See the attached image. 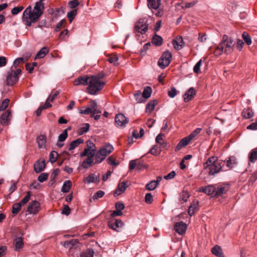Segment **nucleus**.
<instances>
[{
    "label": "nucleus",
    "mask_w": 257,
    "mask_h": 257,
    "mask_svg": "<svg viewBox=\"0 0 257 257\" xmlns=\"http://www.w3.org/2000/svg\"><path fill=\"white\" fill-rule=\"evenodd\" d=\"M103 73H98L90 76V79L87 88L88 93L91 95H96L104 87L105 82L103 81Z\"/></svg>",
    "instance_id": "f257e3e1"
},
{
    "label": "nucleus",
    "mask_w": 257,
    "mask_h": 257,
    "mask_svg": "<svg viewBox=\"0 0 257 257\" xmlns=\"http://www.w3.org/2000/svg\"><path fill=\"white\" fill-rule=\"evenodd\" d=\"M224 165V162L218 160L215 157H210L204 164V171L209 175L218 173Z\"/></svg>",
    "instance_id": "f03ea898"
},
{
    "label": "nucleus",
    "mask_w": 257,
    "mask_h": 257,
    "mask_svg": "<svg viewBox=\"0 0 257 257\" xmlns=\"http://www.w3.org/2000/svg\"><path fill=\"white\" fill-rule=\"evenodd\" d=\"M171 59V53L169 51H166L163 53L161 57L159 59L158 62V65L162 69H164L169 65Z\"/></svg>",
    "instance_id": "7ed1b4c3"
},
{
    "label": "nucleus",
    "mask_w": 257,
    "mask_h": 257,
    "mask_svg": "<svg viewBox=\"0 0 257 257\" xmlns=\"http://www.w3.org/2000/svg\"><path fill=\"white\" fill-rule=\"evenodd\" d=\"M21 73V70L20 69L9 72L6 79L7 85H13L16 83L18 81V76Z\"/></svg>",
    "instance_id": "20e7f679"
},
{
    "label": "nucleus",
    "mask_w": 257,
    "mask_h": 257,
    "mask_svg": "<svg viewBox=\"0 0 257 257\" xmlns=\"http://www.w3.org/2000/svg\"><path fill=\"white\" fill-rule=\"evenodd\" d=\"M128 122V118L122 113H118L115 117V123L117 127H123Z\"/></svg>",
    "instance_id": "39448f33"
},
{
    "label": "nucleus",
    "mask_w": 257,
    "mask_h": 257,
    "mask_svg": "<svg viewBox=\"0 0 257 257\" xmlns=\"http://www.w3.org/2000/svg\"><path fill=\"white\" fill-rule=\"evenodd\" d=\"M40 205L37 201H32L31 202L27 207V212L29 214H37L40 210Z\"/></svg>",
    "instance_id": "423d86ee"
},
{
    "label": "nucleus",
    "mask_w": 257,
    "mask_h": 257,
    "mask_svg": "<svg viewBox=\"0 0 257 257\" xmlns=\"http://www.w3.org/2000/svg\"><path fill=\"white\" fill-rule=\"evenodd\" d=\"M148 29V25L141 20L139 21L135 26V31L142 34L145 33Z\"/></svg>",
    "instance_id": "0eeeda50"
},
{
    "label": "nucleus",
    "mask_w": 257,
    "mask_h": 257,
    "mask_svg": "<svg viewBox=\"0 0 257 257\" xmlns=\"http://www.w3.org/2000/svg\"><path fill=\"white\" fill-rule=\"evenodd\" d=\"M90 79V76H88L87 75L80 76L78 77L77 79H75L73 81V85L75 86H77L79 85L88 86V82H89Z\"/></svg>",
    "instance_id": "6e6552de"
},
{
    "label": "nucleus",
    "mask_w": 257,
    "mask_h": 257,
    "mask_svg": "<svg viewBox=\"0 0 257 257\" xmlns=\"http://www.w3.org/2000/svg\"><path fill=\"white\" fill-rule=\"evenodd\" d=\"M123 225V223L119 219L111 220L108 223L109 227L116 231H120Z\"/></svg>",
    "instance_id": "1a4fd4ad"
},
{
    "label": "nucleus",
    "mask_w": 257,
    "mask_h": 257,
    "mask_svg": "<svg viewBox=\"0 0 257 257\" xmlns=\"http://www.w3.org/2000/svg\"><path fill=\"white\" fill-rule=\"evenodd\" d=\"M12 116L11 112L10 110L3 113L0 118V122L3 125H8L9 124L11 117Z\"/></svg>",
    "instance_id": "9d476101"
},
{
    "label": "nucleus",
    "mask_w": 257,
    "mask_h": 257,
    "mask_svg": "<svg viewBox=\"0 0 257 257\" xmlns=\"http://www.w3.org/2000/svg\"><path fill=\"white\" fill-rule=\"evenodd\" d=\"M130 184V183L127 181L120 182L117 185V189L114 192V196H115L121 194L125 191L126 188L129 186Z\"/></svg>",
    "instance_id": "9b49d317"
},
{
    "label": "nucleus",
    "mask_w": 257,
    "mask_h": 257,
    "mask_svg": "<svg viewBox=\"0 0 257 257\" xmlns=\"http://www.w3.org/2000/svg\"><path fill=\"white\" fill-rule=\"evenodd\" d=\"M198 191L203 192L207 195H211L214 194L215 192V187L214 186L212 185L203 186L199 188Z\"/></svg>",
    "instance_id": "f8f14e48"
},
{
    "label": "nucleus",
    "mask_w": 257,
    "mask_h": 257,
    "mask_svg": "<svg viewBox=\"0 0 257 257\" xmlns=\"http://www.w3.org/2000/svg\"><path fill=\"white\" fill-rule=\"evenodd\" d=\"M174 228L175 231L179 233V234H184L187 229V226L186 224L180 221L178 222H177L174 226Z\"/></svg>",
    "instance_id": "ddd939ff"
},
{
    "label": "nucleus",
    "mask_w": 257,
    "mask_h": 257,
    "mask_svg": "<svg viewBox=\"0 0 257 257\" xmlns=\"http://www.w3.org/2000/svg\"><path fill=\"white\" fill-rule=\"evenodd\" d=\"M114 150L113 146L109 143L105 144L101 147L99 150L106 157L110 154Z\"/></svg>",
    "instance_id": "4468645a"
},
{
    "label": "nucleus",
    "mask_w": 257,
    "mask_h": 257,
    "mask_svg": "<svg viewBox=\"0 0 257 257\" xmlns=\"http://www.w3.org/2000/svg\"><path fill=\"white\" fill-rule=\"evenodd\" d=\"M90 156L87 157L82 163L81 166L84 169H87L89 167L93 166L95 163L93 154H90Z\"/></svg>",
    "instance_id": "2eb2a0df"
},
{
    "label": "nucleus",
    "mask_w": 257,
    "mask_h": 257,
    "mask_svg": "<svg viewBox=\"0 0 257 257\" xmlns=\"http://www.w3.org/2000/svg\"><path fill=\"white\" fill-rule=\"evenodd\" d=\"M196 95V91L193 87L189 88L183 95L184 100L187 102L191 100Z\"/></svg>",
    "instance_id": "dca6fc26"
},
{
    "label": "nucleus",
    "mask_w": 257,
    "mask_h": 257,
    "mask_svg": "<svg viewBox=\"0 0 257 257\" xmlns=\"http://www.w3.org/2000/svg\"><path fill=\"white\" fill-rule=\"evenodd\" d=\"M46 167L45 160H38L34 164V171L39 173L43 171Z\"/></svg>",
    "instance_id": "f3484780"
},
{
    "label": "nucleus",
    "mask_w": 257,
    "mask_h": 257,
    "mask_svg": "<svg viewBox=\"0 0 257 257\" xmlns=\"http://www.w3.org/2000/svg\"><path fill=\"white\" fill-rule=\"evenodd\" d=\"M99 174L95 175V174H90L85 178V181L88 184L91 183H98L99 182Z\"/></svg>",
    "instance_id": "a211bd4d"
},
{
    "label": "nucleus",
    "mask_w": 257,
    "mask_h": 257,
    "mask_svg": "<svg viewBox=\"0 0 257 257\" xmlns=\"http://www.w3.org/2000/svg\"><path fill=\"white\" fill-rule=\"evenodd\" d=\"M183 43V41L181 36L177 37L172 42L173 46L176 50L181 49L182 48Z\"/></svg>",
    "instance_id": "6ab92c4d"
},
{
    "label": "nucleus",
    "mask_w": 257,
    "mask_h": 257,
    "mask_svg": "<svg viewBox=\"0 0 257 257\" xmlns=\"http://www.w3.org/2000/svg\"><path fill=\"white\" fill-rule=\"evenodd\" d=\"M190 140H188V137H186L182 139L179 143L177 144L175 147V151L177 152L179 151L181 148L186 146L190 142Z\"/></svg>",
    "instance_id": "aec40b11"
},
{
    "label": "nucleus",
    "mask_w": 257,
    "mask_h": 257,
    "mask_svg": "<svg viewBox=\"0 0 257 257\" xmlns=\"http://www.w3.org/2000/svg\"><path fill=\"white\" fill-rule=\"evenodd\" d=\"M84 142L83 139L82 138H78L75 140L73 141L70 143L68 146V150L71 151L77 148L79 145L82 144Z\"/></svg>",
    "instance_id": "412c9836"
},
{
    "label": "nucleus",
    "mask_w": 257,
    "mask_h": 257,
    "mask_svg": "<svg viewBox=\"0 0 257 257\" xmlns=\"http://www.w3.org/2000/svg\"><path fill=\"white\" fill-rule=\"evenodd\" d=\"M94 157L95 163L96 164L101 163L106 157L99 150H98L96 153L94 152Z\"/></svg>",
    "instance_id": "4be33fe9"
},
{
    "label": "nucleus",
    "mask_w": 257,
    "mask_h": 257,
    "mask_svg": "<svg viewBox=\"0 0 257 257\" xmlns=\"http://www.w3.org/2000/svg\"><path fill=\"white\" fill-rule=\"evenodd\" d=\"M46 139V136L44 135H41L37 138V141L39 148L45 147Z\"/></svg>",
    "instance_id": "5701e85b"
},
{
    "label": "nucleus",
    "mask_w": 257,
    "mask_h": 257,
    "mask_svg": "<svg viewBox=\"0 0 257 257\" xmlns=\"http://www.w3.org/2000/svg\"><path fill=\"white\" fill-rule=\"evenodd\" d=\"M161 4V0H148V6L150 9L157 10Z\"/></svg>",
    "instance_id": "b1692460"
},
{
    "label": "nucleus",
    "mask_w": 257,
    "mask_h": 257,
    "mask_svg": "<svg viewBox=\"0 0 257 257\" xmlns=\"http://www.w3.org/2000/svg\"><path fill=\"white\" fill-rule=\"evenodd\" d=\"M237 161L234 156H231L228 158L226 162V166L230 169L233 168L237 165Z\"/></svg>",
    "instance_id": "393cba45"
},
{
    "label": "nucleus",
    "mask_w": 257,
    "mask_h": 257,
    "mask_svg": "<svg viewBox=\"0 0 257 257\" xmlns=\"http://www.w3.org/2000/svg\"><path fill=\"white\" fill-rule=\"evenodd\" d=\"M158 101L156 99L151 100L146 105V111L151 113L155 108V106L157 104Z\"/></svg>",
    "instance_id": "a878e982"
},
{
    "label": "nucleus",
    "mask_w": 257,
    "mask_h": 257,
    "mask_svg": "<svg viewBox=\"0 0 257 257\" xmlns=\"http://www.w3.org/2000/svg\"><path fill=\"white\" fill-rule=\"evenodd\" d=\"M253 115V112L252 110L249 107L244 108L242 111V116L244 118L248 119L252 117Z\"/></svg>",
    "instance_id": "bb28decb"
},
{
    "label": "nucleus",
    "mask_w": 257,
    "mask_h": 257,
    "mask_svg": "<svg viewBox=\"0 0 257 257\" xmlns=\"http://www.w3.org/2000/svg\"><path fill=\"white\" fill-rule=\"evenodd\" d=\"M189 197V193L187 191L183 190L180 194L179 201L181 203L187 202Z\"/></svg>",
    "instance_id": "cd10ccee"
},
{
    "label": "nucleus",
    "mask_w": 257,
    "mask_h": 257,
    "mask_svg": "<svg viewBox=\"0 0 257 257\" xmlns=\"http://www.w3.org/2000/svg\"><path fill=\"white\" fill-rule=\"evenodd\" d=\"M211 251L213 254L217 256V257H224L222 249L218 245H215L212 248Z\"/></svg>",
    "instance_id": "c85d7f7f"
},
{
    "label": "nucleus",
    "mask_w": 257,
    "mask_h": 257,
    "mask_svg": "<svg viewBox=\"0 0 257 257\" xmlns=\"http://www.w3.org/2000/svg\"><path fill=\"white\" fill-rule=\"evenodd\" d=\"M14 244L15 250H19L23 247L24 243L22 238L20 237H17L14 240Z\"/></svg>",
    "instance_id": "c756f323"
},
{
    "label": "nucleus",
    "mask_w": 257,
    "mask_h": 257,
    "mask_svg": "<svg viewBox=\"0 0 257 257\" xmlns=\"http://www.w3.org/2000/svg\"><path fill=\"white\" fill-rule=\"evenodd\" d=\"M48 52V48L47 47H44L38 52L35 57V59L44 57Z\"/></svg>",
    "instance_id": "7c9ffc66"
},
{
    "label": "nucleus",
    "mask_w": 257,
    "mask_h": 257,
    "mask_svg": "<svg viewBox=\"0 0 257 257\" xmlns=\"http://www.w3.org/2000/svg\"><path fill=\"white\" fill-rule=\"evenodd\" d=\"M249 162L254 163L257 160V148L251 150L248 156Z\"/></svg>",
    "instance_id": "2f4dec72"
},
{
    "label": "nucleus",
    "mask_w": 257,
    "mask_h": 257,
    "mask_svg": "<svg viewBox=\"0 0 257 257\" xmlns=\"http://www.w3.org/2000/svg\"><path fill=\"white\" fill-rule=\"evenodd\" d=\"M72 183L70 180L65 181L63 184L61 191L64 193H67L71 187Z\"/></svg>",
    "instance_id": "473e14b6"
},
{
    "label": "nucleus",
    "mask_w": 257,
    "mask_h": 257,
    "mask_svg": "<svg viewBox=\"0 0 257 257\" xmlns=\"http://www.w3.org/2000/svg\"><path fill=\"white\" fill-rule=\"evenodd\" d=\"M152 42L156 46H160L162 44L163 39L161 36L156 35L153 38Z\"/></svg>",
    "instance_id": "72a5a7b5"
},
{
    "label": "nucleus",
    "mask_w": 257,
    "mask_h": 257,
    "mask_svg": "<svg viewBox=\"0 0 257 257\" xmlns=\"http://www.w3.org/2000/svg\"><path fill=\"white\" fill-rule=\"evenodd\" d=\"M152 92L151 87L149 86L145 87L142 93V97L145 99L149 98L151 95Z\"/></svg>",
    "instance_id": "f704fd0d"
},
{
    "label": "nucleus",
    "mask_w": 257,
    "mask_h": 257,
    "mask_svg": "<svg viewBox=\"0 0 257 257\" xmlns=\"http://www.w3.org/2000/svg\"><path fill=\"white\" fill-rule=\"evenodd\" d=\"M199 202L197 201L196 203L194 202L191 204L188 209V213L190 216H192L195 214V211L198 209Z\"/></svg>",
    "instance_id": "c9c22d12"
},
{
    "label": "nucleus",
    "mask_w": 257,
    "mask_h": 257,
    "mask_svg": "<svg viewBox=\"0 0 257 257\" xmlns=\"http://www.w3.org/2000/svg\"><path fill=\"white\" fill-rule=\"evenodd\" d=\"M94 251L92 248H88L81 252L80 257H93Z\"/></svg>",
    "instance_id": "e433bc0d"
},
{
    "label": "nucleus",
    "mask_w": 257,
    "mask_h": 257,
    "mask_svg": "<svg viewBox=\"0 0 257 257\" xmlns=\"http://www.w3.org/2000/svg\"><path fill=\"white\" fill-rule=\"evenodd\" d=\"M224 37H225V35H224L223 36V39H224ZM224 42V40H222V44H221L220 45L216 47V48L215 49V50L214 52L215 55L219 56L223 53V44Z\"/></svg>",
    "instance_id": "4c0bfd02"
},
{
    "label": "nucleus",
    "mask_w": 257,
    "mask_h": 257,
    "mask_svg": "<svg viewBox=\"0 0 257 257\" xmlns=\"http://www.w3.org/2000/svg\"><path fill=\"white\" fill-rule=\"evenodd\" d=\"M161 152V149L158 145H154L150 150L149 153L153 155L158 156Z\"/></svg>",
    "instance_id": "58836bf2"
},
{
    "label": "nucleus",
    "mask_w": 257,
    "mask_h": 257,
    "mask_svg": "<svg viewBox=\"0 0 257 257\" xmlns=\"http://www.w3.org/2000/svg\"><path fill=\"white\" fill-rule=\"evenodd\" d=\"M157 186V182H156L155 180L152 181L146 185V188L147 190L151 191L154 190Z\"/></svg>",
    "instance_id": "ea45409f"
},
{
    "label": "nucleus",
    "mask_w": 257,
    "mask_h": 257,
    "mask_svg": "<svg viewBox=\"0 0 257 257\" xmlns=\"http://www.w3.org/2000/svg\"><path fill=\"white\" fill-rule=\"evenodd\" d=\"M201 128H197L193 132H192L188 136H187L188 140H192L195 137L200 134Z\"/></svg>",
    "instance_id": "a19ab883"
},
{
    "label": "nucleus",
    "mask_w": 257,
    "mask_h": 257,
    "mask_svg": "<svg viewBox=\"0 0 257 257\" xmlns=\"http://www.w3.org/2000/svg\"><path fill=\"white\" fill-rule=\"evenodd\" d=\"M22 206L19 203H15L13 205L12 213L14 215H16L20 211Z\"/></svg>",
    "instance_id": "79ce46f5"
},
{
    "label": "nucleus",
    "mask_w": 257,
    "mask_h": 257,
    "mask_svg": "<svg viewBox=\"0 0 257 257\" xmlns=\"http://www.w3.org/2000/svg\"><path fill=\"white\" fill-rule=\"evenodd\" d=\"M104 192L102 190H99L97 192H96L93 196H92V198L90 199V201L91 202L92 201V199H93L94 200L97 199L99 198L102 197L104 195Z\"/></svg>",
    "instance_id": "37998d69"
},
{
    "label": "nucleus",
    "mask_w": 257,
    "mask_h": 257,
    "mask_svg": "<svg viewBox=\"0 0 257 257\" xmlns=\"http://www.w3.org/2000/svg\"><path fill=\"white\" fill-rule=\"evenodd\" d=\"M242 36L243 40L248 45H249L251 44V38L247 33L245 32H243L242 33Z\"/></svg>",
    "instance_id": "c03bdc74"
},
{
    "label": "nucleus",
    "mask_w": 257,
    "mask_h": 257,
    "mask_svg": "<svg viewBox=\"0 0 257 257\" xmlns=\"http://www.w3.org/2000/svg\"><path fill=\"white\" fill-rule=\"evenodd\" d=\"M107 61L110 63H113L115 66L119 65V63L118 62V58L115 55L110 56L109 57H108L107 59Z\"/></svg>",
    "instance_id": "a18cd8bd"
},
{
    "label": "nucleus",
    "mask_w": 257,
    "mask_h": 257,
    "mask_svg": "<svg viewBox=\"0 0 257 257\" xmlns=\"http://www.w3.org/2000/svg\"><path fill=\"white\" fill-rule=\"evenodd\" d=\"M134 97L137 103H141L145 100L143 99L142 96H141V91H137L134 93Z\"/></svg>",
    "instance_id": "49530a36"
},
{
    "label": "nucleus",
    "mask_w": 257,
    "mask_h": 257,
    "mask_svg": "<svg viewBox=\"0 0 257 257\" xmlns=\"http://www.w3.org/2000/svg\"><path fill=\"white\" fill-rule=\"evenodd\" d=\"M10 102V100L8 98H6L2 102L0 106V110L4 111L8 107Z\"/></svg>",
    "instance_id": "de8ad7c7"
},
{
    "label": "nucleus",
    "mask_w": 257,
    "mask_h": 257,
    "mask_svg": "<svg viewBox=\"0 0 257 257\" xmlns=\"http://www.w3.org/2000/svg\"><path fill=\"white\" fill-rule=\"evenodd\" d=\"M68 136V133L67 132V130H64L62 134H61L58 137V141L63 142H64Z\"/></svg>",
    "instance_id": "09e8293b"
},
{
    "label": "nucleus",
    "mask_w": 257,
    "mask_h": 257,
    "mask_svg": "<svg viewBox=\"0 0 257 257\" xmlns=\"http://www.w3.org/2000/svg\"><path fill=\"white\" fill-rule=\"evenodd\" d=\"M31 195L30 192H28L26 196L21 200L20 202H19L22 206L28 202V201L30 200Z\"/></svg>",
    "instance_id": "8fccbe9b"
},
{
    "label": "nucleus",
    "mask_w": 257,
    "mask_h": 257,
    "mask_svg": "<svg viewBox=\"0 0 257 257\" xmlns=\"http://www.w3.org/2000/svg\"><path fill=\"white\" fill-rule=\"evenodd\" d=\"M58 154L55 151H52L49 156V160L52 163H55L57 160Z\"/></svg>",
    "instance_id": "3c124183"
},
{
    "label": "nucleus",
    "mask_w": 257,
    "mask_h": 257,
    "mask_svg": "<svg viewBox=\"0 0 257 257\" xmlns=\"http://www.w3.org/2000/svg\"><path fill=\"white\" fill-rule=\"evenodd\" d=\"M150 46H151V44L150 43H147L145 44L140 51V54L142 56L145 55L147 53V50L149 49V47Z\"/></svg>",
    "instance_id": "603ef678"
},
{
    "label": "nucleus",
    "mask_w": 257,
    "mask_h": 257,
    "mask_svg": "<svg viewBox=\"0 0 257 257\" xmlns=\"http://www.w3.org/2000/svg\"><path fill=\"white\" fill-rule=\"evenodd\" d=\"M91 154H93V156L94 155V152H92V151L86 148L84 149V151L80 154V157L90 156Z\"/></svg>",
    "instance_id": "864d4df0"
},
{
    "label": "nucleus",
    "mask_w": 257,
    "mask_h": 257,
    "mask_svg": "<svg viewBox=\"0 0 257 257\" xmlns=\"http://www.w3.org/2000/svg\"><path fill=\"white\" fill-rule=\"evenodd\" d=\"M48 177V174L46 173H41L38 178V180L40 182H43L47 180Z\"/></svg>",
    "instance_id": "5fc2aeb1"
},
{
    "label": "nucleus",
    "mask_w": 257,
    "mask_h": 257,
    "mask_svg": "<svg viewBox=\"0 0 257 257\" xmlns=\"http://www.w3.org/2000/svg\"><path fill=\"white\" fill-rule=\"evenodd\" d=\"M145 202L149 204L152 203L153 201V196L151 193H148L146 194L145 197Z\"/></svg>",
    "instance_id": "6e6d98bb"
},
{
    "label": "nucleus",
    "mask_w": 257,
    "mask_h": 257,
    "mask_svg": "<svg viewBox=\"0 0 257 257\" xmlns=\"http://www.w3.org/2000/svg\"><path fill=\"white\" fill-rule=\"evenodd\" d=\"M106 162L109 165H111L112 166H116L119 164L118 162H116L112 156L109 157L106 159Z\"/></svg>",
    "instance_id": "4d7b16f0"
},
{
    "label": "nucleus",
    "mask_w": 257,
    "mask_h": 257,
    "mask_svg": "<svg viewBox=\"0 0 257 257\" xmlns=\"http://www.w3.org/2000/svg\"><path fill=\"white\" fill-rule=\"evenodd\" d=\"M77 14V10H73L67 13V17L69 19L70 21L71 22L74 19L75 16Z\"/></svg>",
    "instance_id": "13d9d810"
},
{
    "label": "nucleus",
    "mask_w": 257,
    "mask_h": 257,
    "mask_svg": "<svg viewBox=\"0 0 257 257\" xmlns=\"http://www.w3.org/2000/svg\"><path fill=\"white\" fill-rule=\"evenodd\" d=\"M89 126H90V125L88 123H85L84 124L83 126H82L81 127H80V132H79V134L80 135H82L84 133H86L88 131Z\"/></svg>",
    "instance_id": "bf43d9fd"
},
{
    "label": "nucleus",
    "mask_w": 257,
    "mask_h": 257,
    "mask_svg": "<svg viewBox=\"0 0 257 257\" xmlns=\"http://www.w3.org/2000/svg\"><path fill=\"white\" fill-rule=\"evenodd\" d=\"M235 43L233 40L230 38L229 39H226V48H232L234 46Z\"/></svg>",
    "instance_id": "052dcab7"
},
{
    "label": "nucleus",
    "mask_w": 257,
    "mask_h": 257,
    "mask_svg": "<svg viewBox=\"0 0 257 257\" xmlns=\"http://www.w3.org/2000/svg\"><path fill=\"white\" fill-rule=\"evenodd\" d=\"M224 191V187L218 188L217 189H215V192L214 195L215 196L219 197L221 196L223 194Z\"/></svg>",
    "instance_id": "680f3d73"
},
{
    "label": "nucleus",
    "mask_w": 257,
    "mask_h": 257,
    "mask_svg": "<svg viewBox=\"0 0 257 257\" xmlns=\"http://www.w3.org/2000/svg\"><path fill=\"white\" fill-rule=\"evenodd\" d=\"M24 9V7L22 6L15 7L12 10V13L14 15H17L20 12H21Z\"/></svg>",
    "instance_id": "e2e57ef3"
},
{
    "label": "nucleus",
    "mask_w": 257,
    "mask_h": 257,
    "mask_svg": "<svg viewBox=\"0 0 257 257\" xmlns=\"http://www.w3.org/2000/svg\"><path fill=\"white\" fill-rule=\"evenodd\" d=\"M201 60H200L194 66L193 68V70L195 73H198L199 72L200 67L201 65Z\"/></svg>",
    "instance_id": "0e129e2a"
},
{
    "label": "nucleus",
    "mask_w": 257,
    "mask_h": 257,
    "mask_svg": "<svg viewBox=\"0 0 257 257\" xmlns=\"http://www.w3.org/2000/svg\"><path fill=\"white\" fill-rule=\"evenodd\" d=\"M70 213V207L67 205H64L63 208L62 210V213L66 215H68Z\"/></svg>",
    "instance_id": "69168bd1"
},
{
    "label": "nucleus",
    "mask_w": 257,
    "mask_h": 257,
    "mask_svg": "<svg viewBox=\"0 0 257 257\" xmlns=\"http://www.w3.org/2000/svg\"><path fill=\"white\" fill-rule=\"evenodd\" d=\"M79 5L78 1L72 0L69 2L68 5L71 9H74Z\"/></svg>",
    "instance_id": "338daca9"
},
{
    "label": "nucleus",
    "mask_w": 257,
    "mask_h": 257,
    "mask_svg": "<svg viewBox=\"0 0 257 257\" xmlns=\"http://www.w3.org/2000/svg\"><path fill=\"white\" fill-rule=\"evenodd\" d=\"M247 130H250L252 131H255L257 130V119L254 122H252L249 125L247 126Z\"/></svg>",
    "instance_id": "774afa93"
}]
</instances>
